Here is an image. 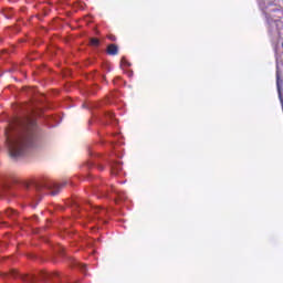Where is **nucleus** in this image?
Segmentation results:
<instances>
[{
  "mask_svg": "<svg viewBox=\"0 0 283 283\" xmlns=\"http://www.w3.org/2000/svg\"><path fill=\"white\" fill-rule=\"evenodd\" d=\"M7 146L13 160L25 156L28 149H36L41 145V133L36 122L30 117L19 118L6 129Z\"/></svg>",
  "mask_w": 283,
  "mask_h": 283,
  "instance_id": "obj_1",
  "label": "nucleus"
},
{
  "mask_svg": "<svg viewBox=\"0 0 283 283\" xmlns=\"http://www.w3.org/2000/svg\"><path fill=\"white\" fill-rule=\"evenodd\" d=\"M66 185L67 182L65 181L59 184L52 180L35 185L31 189V193H35L34 200H36V202L32 205V207L35 208L36 205H39V201L41 200V195L43 193V191H45V189L51 191V196H57V193H61V189H63V187H65Z\"/></svg>",
  "mask_w": 283,
  "mask_h": 283,
  "instance_id": "obj_2",
  "label": "nucleus"
},
{
  "mask_svg": "<svg viewBox=\"0 0 283 283\" xmlns=\"http://www.w3.org/2000/svg\"><path fill=\"white\" fill-rule=\"evenodd\" d=\"M266 23L269 28V33L275 34V32H277V23H280V20H273V19L266 18Z\"/></svg>",
  "mask_w": 283,
  "mask_h": 283,
  "instance_id": "obj_3",
  "label": "nucleus"
},
{
  "mask_svg": "<svg viewBox=\"0 0 283 283\" xmlns=\"http://www.w3.org/2000/svg\"><path fill=\"white\" fill-rule=\"evenodd\" d=\"M109 165H111V174H113V176H116V174H118V171H122L123 169V165L120 164V161H113Z\"/></svg>",
  "mask_w": 283,
  "mask_h": 283,
  "instance_id": "obj_4",
  "label": "nucleus"
},
{
  "mask_svg": "<svg viewBox=\"0 0 283 283\" xmlns=\"http://www.w3.org/2000/svg\"><path fill=\"white\" fill-rule=\"evenodd\" d=\"M107 54H109L111 56H116V54H118V46H116V44L108 45Z\"/></svg>",
  "mask_w": 283,
  "mask_h": 283,
  "instance_id": "obj_5",
  "label": "nucleus"
},
{
  "mask_svg": "<svg viewBox=\"0 0 283 283\" xmlns=\"http://www.w3.org/2000/svg\"><path fill=\"white\" fill-rule=\"evenodd\" d=\"M73 266H77L78 269H81V271H87V265L82 264L78 261H73Z\"/></svg>",
  "mask_w": 283,
  "mask_h": 283,
  "instance_id": "obj_6",
  "label": "nucleus"
},
{
  "mask_svg": "<svg viewBox=\"0 0 283 283\" xmlns=\"http://www.w3.org/2000/svg\"><path fill=\"white\" fill-rule=\"evenodd\" d=\"M24 282L36 283V282H39V277H36V276H27V277H24Z\"/></svg>",
  "mask_w": 283,
  "mask_h": 283,
  "instance_id": "obj_7",
  "label": "nucleus"
},
{
  "mask_svg": "<svg viewBox=\"0 0 283 283\" xmlns=\"http://www.w3.org/2000/svg\"><path fill=\"white\" fill-rule=\"evenodd\" d=\"M132 64L127 61V59L122 57L120 67H129Z\"/></svg>",
  "mask_w": 283,
  "mask_h": 283,
  "instance_id": "obj_8",
  "label": "nucleus"
},
{
  "mask_svg": "<svg viewBox=\"0 0 283 283\" xmlns=\"http://www.w3.org/2000/svg\"><path fill=\"white\" fill-rule=\"evenodd\" d=\"M48 277H52V274H50L48 272L40 273V280H48Z\"/></svg>",
  "mask_w": 283,
  "mask_h": 283,
  "instance_id": "obj_9",
  "label": "nucleus"
},
{
  "mask_svg": "<svg viewBox=\"0 0 283 283\" xmlns=\"http://www.w3.org/2000/svg\"><path fill=\"white\" fill-rule=\"evenodd\" d=\"M99 41H98V39H96V38H93L92 40H91V45H93L94 48H98V45H99Z\"/></svg>",
  "mask_w": 283,
  "mask_h": 283,
  "instance_id": "obj_10",
  "label": "nucleus"
},
{
  "mask_svg": "<svg viewBox=\"0 0 283 283\" xmlns=\"http://www.w3.org/2000/svg\"><path fill=\"white\" fill-rule=\"evenodd\" d=\"M14 210H12V209H9V210H7L6 211V216H8V218H12V216H14Z\"/></svg>",
  "mask_w": 283,
  "mask_h": 283,
  "instance_id": "obj_11",
  "label": "nucleus"
},
{
  "mask_svg": "<svg viewBox=\"0 0 283 283\" xmlns=\"http://www.w3.org/2000/svg\"><path fill=\"white\" fill-rule=\"evenodd\" d=\"M0 14L2 15V17H4L6 19H10V13H8V12H6V11H0Z\"/></svg>",
  "mask_w": 283,
  "mask_h": 283,
  "instance_id": "obj_12",
  "label": "nucleus"
},
{
  "mask_svg": "<svg viewBox=\"0 0 283 283\" xmlns=\"http://www.w3.org/2000/svg\"><path fill=\"white\" fill-rule=\"evenodd\" d=\"M94 213H105V209H94Z\"/></svg>",
  "mask_w": 283,
  "mask_h": 283,
  "instance_id": "obj_13",
  "label": "nucleus"
},
{
  "mask_svg": "<svg viewBox=\"0 0 283 283\" xmlns=\"http://www.w3.org/2000/svg\"><path fill=\"white\" fill-rule=\"evenodd\" d=\"M106 118H109L112 120V118H114V113H107Z\"/></svg>",
  "mask_w": 283,
  "mask_h": 283,
  "instance_id": "obj_14",
  "label": "nucleus"
},
{
  "mask_svg": "<svg viewBox=\"0 0 283 283\" xmlns=\"http://www.w3.org/2000/svg\"><path fill=\"white\" fill-rule=\"evenodd\" d=\"M134 75V72H128V76H133Z\"/></svg>",
  "mask_w": 283,
  "mask_h": 283,
  "instance_id": "obj_15",
  "label": "nucleus"
},
{
  "mask_svg": "<svg viewBox=\"0 0 283 283\" xmlns=\"http://www.w3.org/2000/svg\"><path fill=\"white\" fill-rule=\"evenodd\" d=\"M109 40L111 41H116V39L114 36H111Z\"/></svg>",
  "mask_w": 283,
  "mask_h": 283,
  "instance_id": "obj_16",
  "label": "nucleus"
},
{
  "mask_svg": "<svg viewBox=\"0 0 283 283\" xmlns=\"http://www.w3.org/2000/svg\"><path fill=\"white\" fill-rule=\"evenodd\" d=\"M98 169L103 170V166H98Z\"/></svg>",
  "mask_w": 283,
  "mask_h": 283,
  "instance_id": "obj_17",
  "label": "nucleus"
},
{
  "mask_svg": "<svg viewBox=\"0 0 283 283\" xmlns=\"http://www.w3.org/2000/svg\"><path fill=\"white\" fill-rule=\"evenodd\" d=\"M53 276L59 277V274H53Z\"/></svg>",
  "mask_w": 283,
  "mask_h": 283,
  "instance_id": "obj_18",
  "label": "nucleus"
}]
</instances>
